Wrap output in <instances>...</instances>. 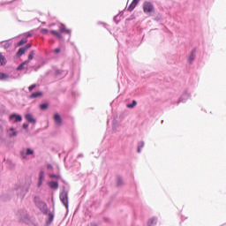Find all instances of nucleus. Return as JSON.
Returning <instances> with one entry per match:
<instances>
[{
  "label": "nucleus",
  "instance_id": "nucleus-9",
  "mask_svg": "<svg viewBox=\"0 0 226 226\" xmlns=\"http://www.w3.org/2000/svg\"><path fill=\"white\" fill-rule=\"evenodd\" d=\"M51 34H54V36H56L58 40H63V35H61V32H57L56 30H51L50 31Z\"/></svg>",
  "mask_w": 226,
  "mask_h": 226
},
{
  "label": "nucleus",
  "instance_id": "nucleus-15",
  "mask_svg": "<svg viewBox=\"0 0 226 226\" xmlns=\"http://www.w3.org/2000/svg\"><path fill=\"white\" fill-rule=\"evenodd\" d=\"M34 57V50H32L28 55V60H26V61H28V63H30V61H33Z\"/></svg>",
  "mask_w": 226,
  "mask_h": 226
},
{
  "label": "nucleus",
  "instance_id": "nucleus-20",
  "mask_svg": "<svg viewBox=\"0 0 226 226\" xmlns=\"http://www.w3.org/2000/svg\"><path fill=\"white\" fill-rule=\"evenodd\" d=\"M151 225H156V219L155 218H152L148 221V226Z\"/></svg>",
  "mask_w": 226,
  "mask_h": 226
},
{
  "label": "nucleus",
  "instance_id": "nucleus-3",
  "mask_svg": "<svg viewBox=\"0 0 226 226\" xmlns=\"http://www.w3.org/2000/svg\"><path fill=\"white\" fill-rule=\"evenodd\" d=\"M13 119H14V123H20L22 121V116L12 114L10 116V121H13Z\"/></svg>",
  "mask_w": 226,
  "mask_h": 226
},
{
  "label": "nucleus",
  "instance_id": "nucleus-34",
  "mask_svg": "<svg viewBox=\"0 0 226 226\" xmlns=\"http://www.w3.org/2000/svg\"><path fill=\"white\" fill-rule=\"evenodd\" d=\"M141 147H144V144L141 145Z\"/></svg>",
  "mask_w": 226,
  "mask_h": 226
},
{
  "label": "nucleus",
  "instance_id": "nucleus-2",
  "mask_svg": "<svg viewBox=\"0 0 226 226\" xmlns=\"http://www.w3.org/2000/svg\"><path fill=\"white\" fill-rule=\"evenodd\" d=\"M60 200L63 202L64 206L68 209V193L62 192L60 194Z\"/></svg>",
  "mask_w": 226,
  "mask_h": 226
},
{
  "label": "nucleus",
  "instance_id": "nucleus-33",
  "mask_svg": "<svg viewBox=\"0 0 226 226\" xmlns=\"http://www.w3.org/2000/svg\"><path fill=\"white\" fill-rule=\"evenodd\" d=\"M138 153H140V147H138Z\"/></svg>",
  "mask_w": 226,
  "mask_h": 226
},
{
  "label": "nucleus",
  "instance_id": "nucleus-14",
  "mask_svg": "<svg viewBox=\"0 0 226 226\" xmlns=\"http://www.w3.org/2000/svg\"><path fill=\"white\" fill-rule=\"evenodd\" d=\"M29 64V61H25L17 67L18 71L24 70V66Z\"/></svg>",
  "mask_w": 226,
  "mask_h": 226
},
{
  "label": "nucleus",
  "instance_id": "nucleus-31",
  "mask_svg": "<svg viewBox=\"0 0 226 226\" xmlns=\"http://www.w3.org/2000/svg\"><path fill=\"white\" fill-rule=\"evenodd\" d=\"M49 216L51 221L54 220V215L52 214H49Z\"/></svg>",
  "mask_w": 226,
  "mask_h": 226
},
{
  "label": "nucleus",
  "instance_id": "nucleus-12",
  "mask_svg": "<svg viewBox=\"0 0 226 226\" xmlns=\"http://www.w3.org/2000/svg\"><path fill=\"white\" fill-rule=\"evenodd\" d=\"M6 64V57L4 56L3 53H0V66Z\"/></svg>",
  "mask_w": 226,
  "mask_h": 226
},
{
  "label": "nucleus",
  "instance_id": "nucleus-18",
  "mask_svg": "<svg viewBox=\"0 0 226 226\" xmlns=\"http://www.w3.org/2000/svg\"><path fill=\"white\" fill-rule=\"evenodd\" d=\"M10 137H16V135H17V131H15V129L14 128H11L10 129Z\"/></svg>",
  "mask_w": 226,
  "mask_h": 226
},
{
  "label": "nucleus",
  "instance_id": "nucleus-16",
  "mask_svg": "<svg viewBox=\"0 0 226 226\" xmlns=\"http://www.w3.org/2000/svg\"><path fill=\"white\" fill-rule=\"evenodd\" d=\"M43 94L41 92H35L30 95V98H38L39 96H41Z\"/></svg>",
  "mask_w": 226,
  "mask_h": 226
},
{
  "label": "nucleus",
  "instance_id": "nucleus-8",
  "mask_svg": "<svg viewBox=\"0 0 226 226\" xmlns=\"http://www.w3.org/2000/svg\"><path fill=\"white\" fill-rule=\"evenodd\" d=\"M25 117L26 121H28V123H32L33 124H36V119H34V117L31 114H26Z\"/></svg>",
  "mask_w": 226,
  "mask_h": 226
},
{
  "label": "nucleus",
  "instance_id": "nucleus-29",
  "mask_svg": "<svg viewBox=\"0 0 226 226\" xmlns=\"http://www.w3.org/2000/svg\"><path fill=\"white\" fill-rule=\"evenodd\" d=\"M34 87H36V85H32L28 87L29 91H33V89H34Z\"/></svg>",
  "mask_w": 226,
  "mask_h": 226
},
{
  "label": "nucleus",
  "instance_id": "nucleus-23",
  "mask_svg": "<svg viewBox=\"0 0 226 226\" xmlns=\"http://www.w3.org/2000/svg\"><path fill=\"white\" fill-rule=\"evenodd\" d=\"M41 110H46V109H49V104L44 103L40 105Z\"/></svg>",
  "mask_w": 226,
  "mask_h": 226
},
{
  "label": "nucleus",
  "instance_id": "nucleus-1",
  "mask_svg": "<svg viewBox=\"0 0 226 226\" xmlns=\"http://www.w3.org/2000/svg\"><path fill=\"white\" fill-rule=\"evenodd\" d=\"M144 13H153L154 11V5L151 2H145L143 4Z\"/></svg>",
  "mask_w": 226,
  "mask_h": 226
},
{
  "label": "nucleus",
  "instance_id": "nucleus-32",
  "mask_svg": "<svg viewBox=\"0 0 226 226\" xmlns=\"http://www.w3.org/2000/svg\"><path fill=\"white\" fill-rule=\"evenodd\" d=\"M47 168H48V169H52V165L48 164Z\"/></svg>",
  "mask_w": 226,
  "mask_h": 226
},
{
  "label": "nucleus",
  "instance_id": "nucleus-4",
  "mask_svg": "<svg viewBox=\"0 0 226 226\" xmlns=\"http://www.w3.org/2000/svg\"><path fill=\"white\" fill-rule=\"evenodd\" d=\"M54 121L56 124H57V126H61V124H63V119L61 118V115L57 113L54 115Z\"/></svg>",
  "mask_w": 226,
  "mask_h": 226
},
{
  "label": "nucleus",
  "instance_id": "nucleus-22",
  "mask_svg": "<svg viewBox=\"0 0 226 226\" xmlns=\"http://www.w3.org/2000/svg\"><path fill=\"white\" fill-rule=\"evenodd\" d=\"M195 59V51H192L191 56H189V63H192Z\"/></svg>",
  "mask_w": 226,
  "mask_h": 226
},
{
  "label": "nucleus",
  "instance_id": "nucleus-13",
  "mask_svg": "<svg viewBox=\"0 0 226 226\" xmlns=\"http://www.w3.org/2000/svg\"><path fill=\"white\" fill-rule=\"evenodd\" d=\"M26 49L23 47V48H20L19 49V51L17 52V56L18 57H20V56H24V54H26Z\"/></svg>",
  "mask_w": 226,
  "mask_h": 226
},
{
  "label": "nucleus",
  "instance_id": "nucleus-27",
  "mask_svg": "<svg viewBox=\"0 0 226 226\" xmlns=\"http://www.w3.org/2000/svg\"><path fill=\"white\" fill-rule=\"evenodd\" d=\"M31 47H32L31 44H26V45L25 47H23V48H25L26 50L27 51V50H29V49H31Z\"/></svg>",
  "mask_w": 226,
  "mask_h": 226
},
{
  "label": "nucleus",
  "instance_id": "nucleus-28",
  "mask_svg": "<svg viewBox=\"0 0 226 226\" xmlns=\"http://www.w3.org/2000/svg\"><path fill=\"white\" fill-rule=\"evenodd\" d=\"M59 52H61V49H59V48H56V49L54 50V53H55V54H59Z\"/></svg>",
  "mask_w": 226,
  "mask_h": 226
},
{
  "label": "nucleus",
  "instance_id": "nucleus-30",
  "mask_svg": "<svg viewBox=\"0 0 226 226\" xmlns=\"http://www.w3.org/2000/svg\"><path fill=\"white\" fill-rule=\"evenodd\" d=\"M28 127H29V124H23V128H25V130L27 129Z\"/></svg>",
  "mask_w": 226,
  "mask_h": 226
},
{
  "label": "nucleus",
  "instance_id": "nucleus-5",
  "mask_svg": "<svg viewBox=\"0 0 226 226\" xmlns=\"http://www.w3.org/2000/svg\"><path fill=\"white\" fill-rule=\"evenodd\" d=\"M139 2L140 0H133L132 4L129 5V7L127 8V10L129 11H133V10H135V8L137 7V4H139Z\"/></svg>",
  "mask_w": 226,
  "mask_h": 226
},
{
  "label": "nucleus",
  "instance_id": "nucleus-21",
  "mask_svg": "<svg viewBox=\"0 0 226 226\" xmlns=\"http://www.w3.org/2000/svg\"><path fill=\"white\" fill-rule=\"evenodd\" d=\"M137 105V101H132V104H127V108L128 109H133V107H135Z\"/></svg>",
  "mask_w": 226,
  "mask_h": 226
},
{
  "label": "nucleus",
  "instance_id": "nucleus-24",
  "mask_svg": "<svg viewBox=\"0 0 226 226\" xmlns=\"http://www.w3.org/2000/svg\"><path fill=\"white\" fill-rule=\"evenodd\" d=\"M49 177H51V179H61V177L59 175L54 174L49 175Z\"/></svg>",
  "mask_w": 226,
  "mask_h": 226
},
{
  "label": "nucleus",
  "instance_id": "nucleus-26",
  "mask_svg": "<svg viewBox=\"0 0 226 226\" xmlns=\"http://www.w3.org/2000/svg\"><path fill=\"white\" fill-rule=\"evenodd\" d=\"M10 46H11L10 42H5L4 44V49H10Z\"/></svg>",
  "mask_w": 226,
  "mask_h": 226
},
{
  "label": "nucleus",
  "instance_id": "nucleus-6",
  "mask_svg": "<svg viewBox=\"0 0 226 226\" xmlns=\"http://www.w3.org/2000/svg\"><path fill=\"white\" fill-rule=\"evenodd\" d=\"M22 158H26L29 154H34V151L31 150V148H27L26 151H22L20 153Z\"/></svg>",
  "mask_w": 226,
  "mask_h": 226
},
{
  "label": "nucleus",
  "instance_id": "nucleus-17",
  "mask_svg": "<svg viewBox=\"0 0 226 226\" xmlns=\"http://www.w3.org/2000/svg\"><path fill=\"white\" fill-rule=\"evenodd\" d=\"M8 79V74L0 72V80H6Z\"/></svg>",
  "mask_w": 226,
  "mask_h": 226
},
{
  "label": "nucleus",
  "instance_id": "nucleus-25",
  "mask_svg": "<svg viewBox=\"0 0 226 226\" xmlns=\"http://www.w3.org/2000/svg\"><path fill=\"white\" fill-rule=\"evenodd\" d=\"M41 33H42V34H49V29H47V28H41Z\"/></svg>",
  "mask_w": 226,
  "mask_h": 226
},
{
  "label": "nucleus",
  "instance_id": "nucleus-19",
  "mask_svg": "<svg viewBox=\"0 0 226 226\" xmlns=\"http://www.w3.org/2000/svg\"><path fill=\"white\" fill-rule=\"evenodd\" d=\"M25 43H27V39H22L18 42V47H22V45H25Z\"/></svg>",
  "mask_w": 226,
  "mask_h": 226
},
{
  "label": "nucleus",
  "instance_id": "nucleus-10",
  "mask_svg": "<svg viewBox=\"0 0 226 226\" xmlns=\"http://www.w3.org/2000/svg\"><path fill=\"white\" fill-rule=\"evenodd\" d=\"M43 179H45V172L41 171L40 175H39V183H38V186H40L41 185V183H43Z\"/></svg>",
  "mask_w": 226,
  "mask_h": 226
},
{
  "label": "nucleus",
  "instance_id": "nucleus-11",
  "mask_svg": "<svg viewBox=\"0 0 226 226\" xmlns=\"http://www.w3.org/2000/svg\"><path fill=\"white\" fill-rule=\"evenodd\" d=\"M48 185L52 190H57V188H59V184H57V182H49Z\"/></svg>",
  "mask_w": 226,
  "mask_h": 226
},
{
  "label": "nucleus",
  "instance_id": "nucleus-7",
  "mask_svg": "<svg viewBox=\"0 0 226 226\" xmlns=\"http://www.w3.org/2000/svg\"><path fill=\"white\" fill-rule=\"evenodd\" d=\"M59 33H66L67 34H71L72 30L66 28L64 25H60Z\"/></svg>",
  "mask_w": 226,
  "mask_h": 226
}]
</instances>
